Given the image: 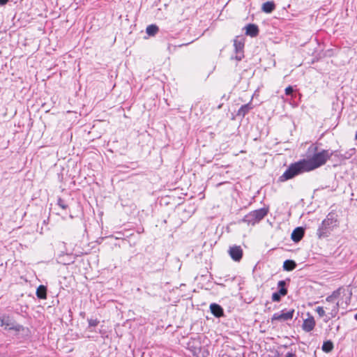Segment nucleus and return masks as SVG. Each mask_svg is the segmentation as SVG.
Wrapping results in <instances>:
<instances>
[{
	"label": "nucleus",
	"instance_id": "f257e3e1",
	"mask_svg": "<svg viewBox=\"0 0 357 357\" xmlns=\"http://www.w3.org/2000/svg\"><path fill=\"white\" fill-rule=\"evenodd\" d=\"M333 152L323 149L314 153L312 158L303 159L308 172L312 171L326 164L333 155Z\"/></svg>",
	"mask_w": 357,
	"mask_h": 357
},
{
	"label": "nucleus",
	"instance_id": "f03ea898",
	"mask_svg": "<svg viewBox=\"0 0 357 357\" xmlns=\"http://www.w3.org/2000/svg\"><path fill=\"white\" fill-rule=\"evenodd\" d=\"M307 167L304 163L303 160H300L298 162L291 163L286 171L278 178V181L284 182L287 180L291 179L297 175L307 172Z\"/></svg>",
	"mask_w": 357,
	"mask_h": 357
},
{
	"label": "nucleus",
	"instance_id": "7ed1b4c3",
	"mask_svg": "<svg viewBox=\"0 0 357 357\" xmlns=\"http://www.w3.org/2000/svg\"><path fill=\"white\" fill-rule=\"evenodd\" d=\"M268 213V209L266 208L254 210L245 215L241 221L246 223L248 225H255L264 219Z\"/></svg>",
	"mask_w": 357,
	"mask_h": 357
},
{
	"label": "nucleus",
	"instance_id": "20e7f679",
	"mask_svg": "<svg viewBox=\"0 0 357 357\" xmlns=\"http://www.w3.org/2000/svg\"><path fill=\"white\" fill-rule=\"evenodd\" d=\"M295 310L291 309L289 310H287L286 309L282 310L278 312H275L273 314L271 320V323L273 324L275 322H284L290 321L293 319L294 315Z\"/></svg>",
	"mask_w": 357,
	"mask_h": 357
},
{
	"label": "nucleus",
	"instance_id": "39448f33",
	"mask_svg": "<svg viewBox=\"0 0 357 357\" xmlns=\"http://www.w3.org/2000/svg\"><path fill=\"white\" fill-rule=\"evenodd\" d=\"M0 326L4 327L6 330H13L15 331H20L24 329L22 325L16 324L11 317L7 315L0 317Z\"/></svg>",
	"mask_w": 357,
	"mask_h": 357
},
{
	"label": "nucleus",
	"instance_id": "423d86ee",
	"mask_svg": "<svg viewBox=\"0 0 357 357\" xmlns=\"http://www.w3.org/2000/svg\"><path fill=\"white\" fill-rule=\"evenodd\" d=\"M234 47L236 56L234 59L237 61H241L244 57V40L239 36H236L234 40Z\"/></svg>",
	"mask_w": 357,
	"mask_h": 357
},
{
	"label": "nucleus",
	"instance_id": "0eeeda50",
	"mask_svg": "<svg viewBox=\"0 0 357 357\" xmlns=\"http://www.w3.org/2000/svg\"><path fill=\"white\" fill-rule=\"evenodd\" d=\"M278 291L274 292L272 294V301L274 302H279L281 300V296H284L287 294V289L286 288V281L280 280L278 283Z\"/></svg>",
	"mask_w": 357,
	"mask_h": 357
},
{
	"label": "nucleus",
	"instance_id": "6e6552de",
	"mask_svg": "<svg viewBox=\"0 0 357 357\" xmlns=\"http://www.w3.org/2000/svg\"><path fill=\"white\" fill-rule=\"evenodd\" d=\"M337 220L336 215L333 213H329L326 218L322 221V225L332 230L335 227L337 226Z\"/></svg>",
	"mask_w": 357,
	"mask_h": 357
},
{
	"label": "nucleus",
	"instance_id": "1a4fd4ad",
	"mask_svg": "<svg viewBox=\"0 0 357 357\" xmlns=\"http://www.w3.org/2000/svg\"><path fill=\"white\" fill-rule=\"evenodd\" d=\"M229 253L231 258L236 261H239L242 259L243 250L241 246L234 245L230 247Z\"/></svg>",
	"mask_w": 357,
	"mask_h": 357
},
{
	"label": "nucleus",
	"instance_id": "9d476101",
	"mask_svg": "<svg viewBox=\"0 0 357 357\" xmlns=\"http://www.w3.org/2000/svg\"><path fill=\"white\" fill-rule=\"evenodd\" d=\"M316 325L315 320L312 316L309 317L303 321L302 328L305 332L312 331Z\"/></svg>",
	"mask_w": 357,
	"mask_h": 357
},
{
	"label": "nucleus",
	"instance_id": "9b49d317",
	"mask_svg": "<svg viewBox=\"0 0 357 357\" xmlns=\"http://www.w3.org/2000/svg\"><path fill=\"white\" fill-rule=\"evenodd\" d=\"M325 308L328 310H330L329 312L330 316L328 317L327 319L325 320V321H328L329 319L334 318L337 316L338 312H339V303H335L333 304H327V305L325 307Z\"/></svg>",
	"mask_w": 357,
	"mask_h": 357
},
{
	"label": "nucleus",
	"instance_id": "f8f14e48",
	"mask_svg": "<svg viewBox=\"0 0 357 357\" xmlns=\"http://www.w3.org/2000/svg\"><path fill=\"white\" fill-rule=\"evenodd\" d=\"M305 231L303 227H298L294 229L291 233V239L295 243L299 242L303 237Z\"/></svg>",
	"mask_w": 357,
	"mask_h": 357
},
{
	"label": "nucleus",
	"instance_id": "ddd939ff",
	"mask_svg": "<svg viewBox=\"0 0 357 357\" xmlns=\"http://www.w3.org/2000/svg\"><path fill=\"white\" fill-rule=\"evenodd\" d=\"M211 312L217 318H220L224 316L223 308L217 303H211L210 305Z\"/></svg>",
	"mask_w": 357,
	"mask_h": 357
},
{
	"label": "nucleus",
	"instance_id": "4468645a",
	"mask_svg": "<svg viewBox=\"0 0 357 357\" xmlns=\"http://www.w3.org/2000/svg\"><path fill=\"white\" fill-rule=\"evenodd\" d=\"M245 29V34L251 37L257 36L259 32L258 26L255 24H248Z\"/></svg>",
	"mask_w": 357,
	"mask_h": 357
},
{
	"label": "nucleus",
	"instance_id": "2eb2a0df",
	"mask_svg": "<svg viewBox=\"0 0 357 357\" xmlns=\"http://www.w3.org/2000/svg\"><path fill=\"white\" fill-rule=\"evenodd\" d=\"M253 109V105L251 102L243 105L238 110L236 115L242 118L245 117L249 112Z\"/></svg>",
	"mask_w": 357,
	"mask_h": 357
},
{
	"label": "nucleus",
	"instance_id": "dca6fc26",
	"mask_svg": "<svg viewBox=\"0 0 357 357\" xmlns=\"http://www.w3.org/2000/svg\"><path fill=\"white\" fill-rule=\"evenodd\" d=\"M331 231V229H329L326 226L324 227V225H322L321 223L317 229V235L319 238L328 237L330 234Z\"/></svg>",
	"mask_w": 357,
	"mask_h": 357
},
{
	"label": "nucleus",
	"instance_id": "f3484780",
	"mask_svg": "<svg viewBox=\"0 0 357 357\" xmlns=\"http://www.w3.org/2000/svg\"><path fill=\"white\" fill-rule=\"evenodd\" d=\"M275 9V4L273 1H266L263 3L261 10L266 13H271Z\"/></svg>",
	"mask_w": 357,
	"mask_h": 357
},
{
	"label": "nucleus",
	"instance_id": "a211bd4d",
	"mask_svg": "<svg viewBox=\"0 0 357 357\" xmlns=\"http://www.w3.org/2000/svg\"><path fill=\"white\" fill-rule=\"evenodd\" d=\"M36 296L39 299H46L47 298V287L45 285H40L36 292Z\"/></svg>",
	"mask_w": 357,
	"mask_h": 357
},
{
	"label": "nucleus",
	"instance_id": "6ab92c4d",
	"mask_svg": "<svg viewBox=\"0 0 357 357\" xmlns=\"http://www.w3.org/2000/svg\"><path fill=\"white\" fill-rule=\"evenodd\" d=\"M296 266V264L293 260L287 259L284 261L283 269L287 271L294 270Z\"/></svg>",
	"mask_w": 357,
	"mask_h": 357
},
{
	"label": "nucleus",
	"instance_id": "aec40b11",
	"mask_svg": "<svg viewBox=\"0 0 357 357\" xmlns=\"http://www.w3.org/2000/svg\"><path fill=\"white\" fill-rule=\"evenodd\" d=\"M159 31V28L155 24H150L146 27V32L150 36H155Z\"/></svg>",
	"mask_w": 357,
	"mask_h": 357
},
{
	"label": "nucleus",
	"instance_id": "412c9836",
	"mask_svg": "<svg viewBox=\"0 0 357 357\" xmlns=\"http://www.w3.org/2000/svg\"><path fill=\"white\" fill-rule=\"evenodd\" d=\"M333 343L331 340L324 342L322 345V350L326 353H329L333 349Z\"/></svg>",
	"mask_w": 357,
	"mask_h": 357
},
{
	"label": "nucleus",
	"instance_id": "4be33fe9",
	"mask_svg": "<svg viewBox=\"0 0 357 357\" xmlns=\"http://www.w3.org/2000/svg\"><path fill=\"white\" fill-rule=\"evenodd\" d=\"M57 205L63 210H66L68 208L66 201L61 197H59L57 199Z\"/></svg>",
	"mask_w": 357,
	"mask_h": 357
},
{
	"label": "nucleus",
	"instance_id": "5701e85b",
	"mask_svg": "<svg viewBox=\"0 0 357 357\" xmlns=\"http://www.w3.org/2000/svg\"><path fill=\"white\" fill-rule=\"evenodd\" d=\"M89 326H96L99 324V321L97 319H88Z\"/></svg>",
	"mask_w": 357,
	"mask_h": 357
},
{
	"label": "nucleus",
	"instance_id": "b1692460",
	"mask_svg": "<svg viewBox=\"0 0 357 357\" xmlns=\"http://www.w3.org/2000/svg\"><path fill=\"white\" fill-rule=\"evenodd\" d=\"M317 312L318 313L319 317H324L325 315V310L324 307L319 306L316 309Z\"/></svg>",
	"mask_w": 357,
	"mask_h": 357
},
{
	"label": "nucleus",
	"instance_id": "393cba45",
	"mask_svg": "<svg viewBox=\"0 0 357 357\" xmlns=\"http://www.w3.org/2000/svg\"><path fill=\"white\" fill-rule=\"evenodd\" d=\"M340 295V289L334 291L331 295H330L333 299L336 300Z\"/></svg>",
	"mask_w": 357,
	"mask_h": 357
},
{
	"label": "nucleus",
	"instance_id": "a878e982",
	"mask_svg": "<svg viewBox=\"0 0 357 357\" xmlns=\"http://www.w3.org/2000/svg\"><path fill=\"white\" fill-rule=\"evenodd\" d=\"M294 89L291 86H289L285 89V94L287 96H291L293 94Z\"/></svg>",
	"mask_w": 357,
	"mask_h": 357
},
{
	"label": "nucleus",
	"instance_id": "bb28decb",
	"mask_svg": "<svg viewBox=\"0 0 357 357\" xmlns=\"http://www.w3.org/2000/svg\"><path fill=\"white\" fill-rule=\"evenodd\" d=\"M326 301L327 303V304H333V303H337L335 301V299H333L332 297L331 296H328L326 298Z\"/></svg>",
	"mask_w": 357,
	"mask_h": 357
},
{
	"label": "nucleus",
	"instance_id": "cd10ccee",
	"mask_svg": "<svg viewBox=\"0 0 357 357\" xmlns=\"http://www.w3.org/2000/svg\"><path fill=\"white\" fill-rule=\"evenodd\" d=\"M309 150H312V151L316 152L317 151V146H316L314 145H312L310 146Z\"/></svg>",
	"mask_w": 357,
	"mask_h": 357
},
{
	"label": "nucleus",
	"instance_id": "c85d7f7f",
	"mask_svg": "<svg viewBox=\"0 0 357 357\" xmlns=\"http://www.w3.org/2000/svg\"><path fill=\"white\" fill-rule=\"evenodd\" d=\"M294 356H295V354H294L292 352H288L286 354V357H294Z\"/></svg>",
	"mask_w": 357,
	"mask_h": 357
},
{
	"label": "nucleus",
	"instance_id": "c756f323",
	"mask_svg": "<svg viewBox=\"0 0 357 357\" xmlns=\"http://www.w3.org/2000/svg\"><path fill=\"white\" fill-rule=\"evenodd\" d=\"M8 0H0V5L3 6L7 3Z\"/></svg>",
	"mask_w": 357,
	"mask_h": 357
},
{
	"label": "nucleus",
	"instance_id": "7c9ffc66",
	"mask_svg": "<svg viewBox=\"0 0 357 357\" xmlns=\"http://www.w3.org/2000/svg\"><path fill=\"white\" fill-rule=\"evenodd\" d=\"M354 319L357 320V313L354 315Z\"/></svg>",
	"mask_w": 357,
	"mask_h": 357
},
{
	"label": "nucleus",
	"instance_id": "2f4dec72",
	"mask_svg": "<svg viewBox=\"0 0 357 357\" xmlns=\"http://www.w3.org/2000/svg\"><path fill=\"white\" fill-rule=\"evenodd\" d=\"M355 138H356V139H357V131H356V133Z\"/></svg>",
	"mask_w": 357,
	"mask_h": 357
},
{
	"label": "nucleus",
	"instance_id": "473e14b6",
	"mask_svg": "<svg viewBox=\"0 0 357 357\" xmlns=\"http://www.w3.org/2000/svg\"><path fill=\"white\" fill-rule=\"evenodd\" d=\"M203 357H206L205 355H204V353H203Z\"/></svg>",
	"mask_w": 357,
	"mask_h": 357
}]
</instances>
